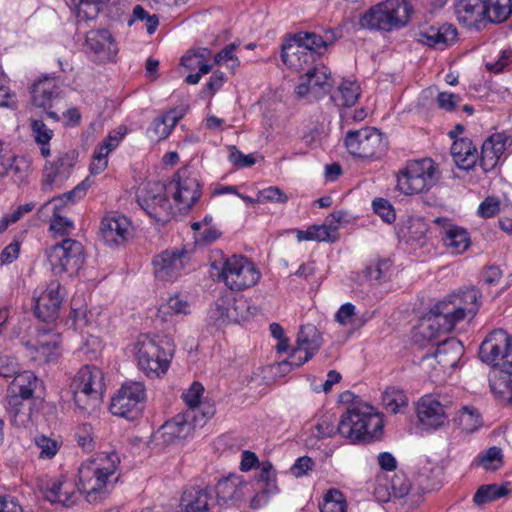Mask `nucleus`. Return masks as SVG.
Returning <instances> with one entry per match:
<instances>
[{
    "instance_id": "f257e3e1",
    "label": "nucleus",
    "mask_w": 512,
    "mask_h": 512,
    "mask_svg": "<svg viewBox=\"0 0 512 512\" xmlns=\"http://www.w3.org/2000/svg\"><path fill=\"white\" fill-rule=\"evenodd\" d=\"M119 463L115 452H101L81 464L77 484L65 475L43 476L37 480V488L41 496L51 503L70 507L76 503L77 493H81L87 502L97 504L105 500L114 488L111 478Z\"/></svg>"
},
{
    "instance_id": "f03ea898",
    "label": "nucleus",
    "mask_w": 512,
    "mask_h": 512,
    "mask_svg": "<svg viewBox=\"0 0 512 512\" xmlns=\"http://www.w3.org/2000/svg\"><path fill=\"white\" fill-rule=\"evenodd\" d=\"M482 362L493 371L489 385L494 395L512 400V346L510 336L502 329L493 330L479 348Z\"/></svg>"
},
{
    "instance_id": "7ed1b4c3",
    "label": "nucleus",
    "mask_w": 512,
    "mask_h": 512,
    "mask_svg": "<svg viewBox=\"0 0 512 512\" xmlns=\"http://www.w3.org/2000/svg\"><path fill=\"white\" fill-rule=\"evenodd\" d=\"M383 415L368 403L352 402L337 424L338 434L353 444L371 443L383 434Z\"/></svg>"
},
{
    "instance_id": "20e7f679",
    "label": "nucleus",
    "mask_w": 512,
    "mask_h": 512,
    "mask_svg": "<svg viewBox=\"0 0 512 512\" xmlns=\"http://www.w3.org/2000/svg\"><path fill=\"white\" fill-rule=\"evenodd\" d=\"M13 377L7 388V412L14 426H25L30 420V400L37 386V377L31 371L19 372V366L14 357H7V363H2V378Z\"/></svg>"
},
{
    "instance_id": "39448f33",
    "label": "nucleus",
    "mask_w": 512,
    "mask_h": 512,
    "mask_svg": "<svg viewBox=\"0 0 512 512\" xmlns=\"http://www.w3.org/2000/svg\"><path fill=\"white\" fill-rule=\"evenodd\" d=\"M137 367L149 378L164 375L174 356V344L170 337L159 334H140L134 343Z\"/></svg>"
},
{
    "instance_id": "423d86ee",
    "label": "nucleus",
    "mask_w": 512,
    "mask_h": 512,
    "mask_svg": "<svg viewBox=\"0 0 512 512\" xmlns=\"http://www.w3.org/2000/svg\"><path fill=\"white\" fill-rule=\"evenodd\" d=\"M105 388L104 373L95 365L82 366L69 386L77 408L88 413L101 404Z\"/></svg>"
},
{
    "instance_id": "0eeeda50",
    "label": "nucleus",
    "mask_w": 512,
    "mask_h": 512,
    "mask_svg": "<svg viewBox=\"0 0 512 512\" xmlns=\"http://www.w3.org/2000/svg\"><path fill=\"white\" fill-rule=\"evenodd\" d=\"M411 10L406 0H386L371 7L359 23L363 28L391 31L407 24Z\"/></svg>"
},
{
    "instance_id": "6e6552de",
    "label": "nucleus",
    "mask_w": 512,
    "mask_h": 512,
    "mask_svg": "<svg viewBox=\"0 0 512 512\" xmlns=\"http://www.w3.org/2000/svg\"><path fill=\"white\" fill-rule=\"evenodd\" d=\"M437 168L430 158L408 161L397 175V188L405 195L428 191L437 182Z\"/></svg>"
},
{
    "instance_id": "1a4fd4ad",
    "label": "nucleus",
    "mask_w": 512,
    "mask_h": 512,
    "mask_svg": "<svg viewBox=\"0 0 512 512\" xmlns=\"http://www.w3.org/2000/svg\"><path fill=\"white\" fill-rule=\"evenodd\" d=\"M479 298L478 290L468 288L437 303L436 311L444 315L447 328H455L459 322L476 315L480 307Z\"/></svg>"
},
{
    "instance_id": "9d476101",
    "label": "nucleus",
    "mask_w": 512,
    "mask_h": 512,
    "mask_svg": "<svg viewBox=\"0 0 512 512\" xmlns=\"http://www.w3.org/2000/svg\"><path fill=\"white\" fill-rule=\"evenodd\" d=\"M47 257L54 275L73 276L84 264V248L79 241L65 238L47 250Z\"/></svg>"
},
{
    "instance_id": "9b49d317",
    "label": "nucleus",
    "mask_w": 512,
    "mask_h": 512,
    "mask_svg": "<svg viewBox=\"0 0 512 512\" xmlns=\"http://www.w3.org/2000/svg\"><path fill=\"white\" fill-rule=\"evenodd\" d=\"M219 277L230 290L241 291L254 286L260 273L248 258L232 255L224 261Z\"/></svg>"
},
{
    "instance_id": "f8f14e48",
    "label": "nucleus",
    "mask_w": 512,
    "mask_h": 512,
    "mask_svg": "<svg viewBox=\"0 0 512 512\" xmlns=\"http://www.w3.org/2000/svg\"><path fill=\"white\" fill-rule=\"evenodd\" d=\"M344 143L351 155L360 158H378L387 147L386 138L374 127L347 132Z\"/></svg>"
},
{
    "instance_id": "ddd939ff",
    "label": "nucleus",
    "mask_w": 512,
    "mask_h": 512,
    "mask_svg": "<svg viewBox=\"0 0 512 512\" xmlns=\"http://www.w3.org/2000/svg\"><path fill=\"white\" fill-rule=\"evenodd\" d=\"M145 397V388L141 382L125 383L112 398L110 411L113 415L133 420L141 414Z\"/></svg>"
},
{
    "instance_id": "4468645a",
    "label": "nucleus",
    "mask_w": 512,
    "mask_h": 512,
    "mask_svg": "<svg viewBox=\"0 0 512 512\" xmlns=\"http://www.w3.org/2000/svg\"><path fill=\"white\" fill-rule=\"evenodd\" d=\"M166 188L179 206V211L190 209L201 196L197 178L191 176L190 171L186 168L178 170Z\"/></svg>"
},
{
    "instance_id": "2eb2a0df",
    "label": "nucleus",
    "mask_w": 512,
    "mask_h": 512,
    "mask_svg": "<svg viewBox=\"0 0 512 512\" xmlns=\"http://www.w3.org/2000/svg\"><path fill=\"white\" fill-rule=\"evenodd\" d=\"M166 186L155 183L138 197L142 209L158 222L166 223L174 215L172 205L167 197Z\"/></svg>"
},
{
    "instance_id": "dca6fc26",
    "label": "nucleus",
    "mask_w": 512,
    "mask_h": 512,
    "mask_svg": "<svg viewBox=\"0 0 512 512\" xmlns=\"http://www.w3.org/2000/svg\"><path fill=\"white\" fill-rule=\"evenodd\" d=\"M250 305L243 297H235L228 293L217 299L210 311V318L221 324L239 323L247 320L250 315Z\"/></svg>"
},
{
    "instance_id": "f3484780",
    "label": "nucleus",
    "mask_w": 512,
    "mask_h": 512,
    "mask_svg": "<svg viewBox=\"0 0 512 512\" xmlns=\"http://www.w3.org/2000/svg\"><path fill=\"white\" fill-rule=\"evenodd\" d=\"M65 290L59 281L53 280L47 288L37 297L35 304V315L44 323L54 322L58 316Z\"/></svg>"
},
{
    "instance_id": "a211bd4d",
    "label": "nucleus",
    "mask_w": 512,
    "mask_h": 512,
    "mask_svg": "<svg viewBox=\"0 0 512 512\" xmlns=\"http://www.w3.org/2000/svg\"><path fill=\"white\" fill-rule=\"evenodd\" d=\"M324 48L322 36L313 32H299L290 42L282 45L281 59L287 66H299L298 58L295 57L297 53L303 54V51H307L315 56Z\"/></svg>"
},
{
    "instance_id": "6ab92c4d",
    "label": "nucleus",
    "mask_w": 512,
    "mask_h": 512,
    "mask_svg": "<svg viewBox=\"0 0 512 512\" xmlns=\"http://www.w3.org/2000/svg\"><path fill=\"white\" fill-rule=\"evenodd\" d=\"M78 158L76 150H69L53 161H47L43 170V189L61 187L70 177Z\"/></svg>"
},
{
    "instance_id": "aec40b11",
    "label": "nucleus",
    "mask_w": 512,
    "mask_h": 512,
    "mask_svg": "<svg viewBox=\"0 0 512 512\" xmlns=\"http://www.w3.org/2000/svg\"><path fill=\"white\" fill-rule=\"evenodd\" d=\"M188 261L185 249H167L153 259L155 276L163 281H172L181 275Z\"/></svg>"
},
{
    "instance_id": "412c9836",
    "label": "nucleus",
    "mask_w": 512,
    "mask_h": 512,
    "mask_svg": "<svg viewBox=\"0 0 512 512\" xmlns=\"http://www.w3.org/2000/svg\"><path fill=\"white\" fill-rule=\"evenodd\" d=\"M332 80L330 70L324 66H315L308 70L295 89L298 97L311 96L320 98L331 90Z\"/></svg>"
},
{
    "instance_id": "4be33fe9",
    "label": "nucleus",
    "mask_w": 512,
    "mask_h": 512,
    "mask_svg": "<svg viewBox=\"0 0 512 512\" xmlns=\"http://www.w3.org/2000/svg\"><path fill=\"white\" fill-rule=\"evenodd\" d=\"M85 46L93 60L100 63L113 61L118 53L117 43L107 29L90 30Z\"/></svg>"
},
{
    "instance_id": "5701e85b",
    "label": "nucleus",
    "mask_w": 512,
    "mask_h": 512,
    "mask_svg": "<svg viewBox=\"0 0 512 512\" xmlns=\"http://www.w3.org/2000/svg\"><path fill=\"white\" fill-rule=\"evenodd\" d=\"M30 355L40 364L56 362L61 355L60 334L39 328L36 342L30 346Z\"/></svg>"
},
{
    "instance_id": "b1692460",
    "label": "nucleus",
    "mask_w": 512,
    "mask_h": 512,
    "mask_svg": "<svg viewBox=\"0 0 512 512\" xmlns=\"http://www.w3.org/2000/svg\"><path fill=\"white\" fill-rule=\"evenodd\" d=\"M215 502L219 506H234L249 492V486L240 476L230 474L220 479L212 489Z\"/></svg>"
},
{
    "instance_id": "393cba45",
    "label": "nucleus",
    "mask_w": 512,
    "mask_h": 512,
    "mask_svg": "<svg viewBox=\"0 0 512 512\" xmlns=\"http://www.w3.org/2000/svg\"><path fill=\"white\" fill-rule=\"evenodd\" d=\"M100 233L106 245L119 246L131 237V222L124 215L105 216L101 221Z\"/></svg>"
},
{
    "instance_id": "a878e982",
    "label": "nucleus",
    "mask_w": 512,
    "mask_h": 512,
    "mask_svg": "<svg viewBox=\"0 0 512 512\" xmlns=\"http://www.w3.org/2000/svg\"><path fill=\"white\" fill-rule=\"evenodd\" d=\"M463 353L464 347L459 340L447 338L438 344L433 355L423 357V362L429 366L436 362L440 371L445 372L447 369H453L457 366Z\"/></svg>"
},
{
    "instance_id": "bb28decb",
    "label": "nucleus",
    "mask_w": 512,
    "mask_h": 512,
    "mask_svg": "<svg viewBox=\"0 0 512 512\" xmlns=\"http://www.w3.org/2000/svg\"><path fill=\"white\" fill-rule=\"evenodd\" d=\"M456 38L457 30L451 24L425 26L416 33L419 43L440 50L453 44Z\"/></svg>"
},
{
    "instance_id": "cd10ccee",
    "label": "nucleus",
    "mask_w": 512,
    "mask_h": 512,
    "mask_svg": "<svg viewBox=\"0 0 512 512\" xmlns=\"http://www.w3.org/2000/svg\"><path fill=\"white\" fill-rule=\"evenodd\" d=\"M416 410L419 422L429 429H438L444 426L448 420L445 405L432 396H423L417 403Z\"/></svg>"
},
{
    "instance_id": "c85d7f7f",
    "label": "nucleus",
    "mask_w": 512,
    "mask_h": 512,
    "mask_svg": "<svg viewBox=\"0 0 512 512\" xmlns=\"http://www.w3.org/2000/svg\"><path fill=\"white\" fill-rule=\"evenodd\" d=\"M216 505L212 488L191 486L184 490L180 506L183 512H213Z\"/></svg>"
},
{
    "instance_id": "c756f323",
    "label": "nucleus",
    "mask_w": 512,
    "mask_h": 512,
    "mask_svg": "<svg viewBox=\"0 0 512 512\" xmlns=\"http://www.w3.org/2000/svg\"><path fill=\"white\" fill-rule=\"evenodd\" d=\"M457 20L469 29L480 30L485 23L483 0H454Z\"/></svg>"
},
{
    "instance_id": "7c9ffc66",
    "label": "nucleus",
    "mask_w": 512,
    "mask_h": 512,
    "mask_svg": "<svg viewBox=\"0 0 512 512\" xmlns=\"http://www.w3.org/2000/svg\"><path fill=\"white\" fill-rule=\"evenodd\" d=\"M337 418L332 413H324L316 416L310 427L305 432V445L308 448H319L323 439L331 438L338 434L337 426H335Z\"/></svg>"
},
{
    "instance_id": "2f4dec72",
    "label": "nucleus",
    "mask_w": 512,
    "mask_h": 512,
    "mask_svg": "<svg viewBox=\"0 0 512 512\" xmlns=\"http://www.w3.org/2000/svg\"><path fill=\"white\" fill-rule=\"evenodd\" d=\"M32 104L44 110L51 109L60 95V87L55 77L44 75L34 81L30 88Z\"/></svg>"
},
{
    "instance_id": "473e14b6",
    "label": "nucleus",
    "mask_w": 512,
    "mask_h": 512,
    "mask_svg": "<svg viewBox=\"0 0 512 512\" xmlns=\"http://www.w3.org/2000/svg\"><path fill=\"white\" fill-rule=\"evenodd\" d=\"M435 223L442 226V241L450 253L461 254L468 249L471 241L464 228L454 225L444 218H437Z\"/></svg>"
},
{
    "instance_id": "72a5a7b5",
    "label": "nucleus",
    "mask_w": 512,
    "mask_h": 512,
    "mask_svg": "<svg viewBox=\"0 0 512 512\" xmlns=\"http://www.w3.org/2000/svg\"><path fill=\"white\" fill-rule=\"evenodd\" d=\"M506 140L504 134L496 133L483 142L478 160L484 172H489L496 167L506 149Z\"/></svg>"
},
{
    "instance_id": "f704fd0d",
    "label": "nucleus",
    "mask_w": 512,
    "mask_h": 512,
    "mask_svg": "<svg viewBox=\"0 0 512 512\" xmlns=\"http://www.w3.org/2000/svg\"><path fill=\"white\" fill-rule=\"evenodd\" d=\"M193 429L187 415L178 414L173 419L166 421L159 429L158 434L164 444H177L189 437Z\"/></svg>"
},
{
    "instance_id": "c9c22d12",
    "label": "nucleus",
    "mask_w": 512,
    "mask_h": 512,
    "mask_svg": "<svg viewBox=\"0 0 512 512\" xmlns=\"http://www.w3.org/2000/svg\"><path fill=\"white\" fill-rule=\"evenodd\" d=\"M451 155L457 167L467 171L476 165L479 158L477 147L467 137L454 140Z\"/></svg>"
},
{
    "instance_id": "e433bc0d",
    "label": "nucleus",
    "mask_w": 512,
    "mask_h": 512,
    "mask_svg": "<svg viewBox=\"0 0 512 512\" xmlns=\"http://www.w3.org/2000/svg\"><path fill=\"white\" fill-rule=\"evenodd\" d=\"M446 319L443 314L433 309V315L423 320L416 328L414 338L416 341L422 340L433 341L442 334L452 331L454 328L446 327Z\"/></svg>"
},
{
    "instance_id": "4c0bfd02",
    "label": "nucleus",
    "mask_w": 512,
    "mask_h": 512,
    "mask_svg": "<svg viewBox=\"0 0 512 512\" xmlns=\"http://www.w3.org/2000/svg\"><path fill=\"white\" fill-rule=\"evenodd\" d=\"M2 167L4 168L2 178L9 177L17 185L27 183L31 173V163L26 157L13 156L2 163Z\"/></svg>"
},
{
    "instance_id": "58836bf2",
    "label": "nucleus",
    "mask_w": 512,
    "mask_h": 512,
    "mask_svg": "<svg viewBox=\"0 0 512 512\" xmlns=\"http://www.w3.org/2000/svg\"><path fill=\"white\" fill-rule=\"evenodd\" d=\"M453 423L465 433H473L483 425L479 410L473 406H462L453 418Z\"/></svg>"
},
{
    "instance_id": "ea45409f",
    "label": "nucleus",
    "mask_w": 512,
    "mask_h": 512,
    "mask_svg": "<svg viewBox=\"0 0 512 512\" xmlns=\"http://www.w3.org/2000/svg\"><path fill=\"white\" fill-rule=\"evenodd\" d=\"M322 344L321 335L312 324L303 325L298 332L296 347L314 356Z\"/></svg>"
},
{
    "instance_id": "a19ab883",
    "label": "nucleus",
    "mask_w": 512,
    "mask_h": 512,
    "mask_svg": "<svg viewBox=\"0 0 512 512\" xmlns=\"http://www.w3.org/2000/svg\"><path fill=\"white\" fill-rule=\"evenodd\" d=\"M485 23H502L512 13L511 0H483Z\"/></svg>"
},
{
    "instance_id": "79ce46f5",
    "label": "nucleus",
    "mask_w": 512,
    "mask_h": 512,
    "mask_svg": "<svg viewBox=\"0 0 512 512\" xmlns=\"http://www.w3.org/2000/svg\"><path fill=\"white\" fill-rule=\"evenodd\" d=\"M359 95L360 87L356 82L343 81L331 99L338 107H351L357 102Z\"/></svg>"
},
{
    "instance_id": "37998d69",
    "label": "nucleus",
    "mask_w": 512,
    "mask_h": 512,
    "mask_svg": "<svg viewBox=\"0 0 512 512\" xmlns=\"http://www.w3.org/2000/svg\"><path fill=\"white\" fill-rule=\"evenodd\" d=\"M182 116L176 110H170L159 118H156L152 124V131L159 139H166L176 126Z\"/></svg>"
},
{
    "instance_id": "c03bdc74",
    "label": "nucleus",
    "mask_w": 512,
    "mask_h": 512,
    "mask_svg": "<svg viewBox=\"0 0 512 512\" xmlns=\"http://www.w3.org/2000/svg\"><path fill=\"white\" fill-rule=\"evenodd\" d=\"M508 494L509 489L506 486L497 484L483 485L474 494L473 501L476 505H483Z\"/></svg>"
},
{
    "instance_id": "a18cd8bd",
    "label": "nucleus",
    "mask_w": 512,
    "mask_h": 512,
    "mask_svg": "<svg viewBox=\"0 0 512 512\" xmlns=\"http://www.w3.org/2000/svg\"><path fill=\"white\" fill-rule=\"evenodd\" d=\"M347 503L344 495L337 489L328 490L320 504L321 512H346Z\"/></svg>"
},
{
    "instance_id": "49530a36",
    "label": "nucleus",
    "mask_w": 512,
    "mask_h": 512,
    "mask_svg": "<svg viewBox=\"0 0 512 512\" xmlns=\"http://www.w3.org/2000/svg\"><path fill=\"white\" fill-rule=\"evenodd\" d=\"M382 405L391 413H398L407 405V397L402 390L387 388L382 394Z\"/></svg>"
},
{
    "instance_id": "de8ad7c7",
    "label": "nucleus",
    "mask_w": 512,
    "mask_h": 512,
    "mask_svg": "<svg viewBox=\"0 0 512 512\" xmlns=\"http://www.w3.org/2000/svg\"><path fill=\"white\" fill-rule=\"evenodd\" d=\"M53 216L50 222V230L59 236L69 235L74 229V223L70 219L59 214L60 205L54 204Z\"/></svg>"
},
{
    "instance_id": "09e8293b",
    "label": "nucleus",
    "mask_w": 512,
    "mask_h": 512,
    "mask_svg": "<svg viewBox=\"0 0 512 512\" xmlns=\"http://www.w3.org/2000/svg\"><path fill=\"white\" fill-rule=\"evenodd\" d=\"M429 230L428 224L422 218H412L408 221L407 237L408 241L423 245Z\"/></svg>"
},
{
    "instance_id": "8fccbe9b",
    "label": "nucleus",
    "mask_w": 512,
    "mask_h": 512,
    "mask_svg": "<svg viewBox=\"0 0 512 512\" xmlns=\"http://www.w3.org/2000/svg\"><path fill=\"white\" fill-rule=\"evenodd\" d=\"M257 487H266L267 491H278L276 472L270 462H262L256 479Z\"/></svg>"
},
{
    "instance_id": "3c124183",
    "label": "nucleus",
    "mask_w": 512,
    "mask_h": 512,
    "mask_svg": "<svg viewBox=\"0 0 512 512\" xmlns=\"http://www.w3.org/2000/svg\"><path fill=\"white\" fill-rule=\"evenodd\" d=\"M391 267L389 259H379L371 262L365 269V275L378 283L385 281Z\"/></svg>"
},
{
    "instance_id": "603ef678",
    "label": "nucleus",
    "mask_w": 512,
    "mask_h": 512,
    "mask_svg": "<svg viewBox=\"0 0 512 512\" xmlns=\"http://www.w3.org/2000/svg\"><path fill=\"white\" fill-rule=\"evenodd\" d=\"M159 312L164 315H187L190 313V304L179 296L169 298L167 303L159 308Z\"/></svg>"
},
{
    "instance_id": "864d4df0",
    "label": "nucleus",
    "mask_w": 512,
    "mask_h": 512,
    "mask_svg": "<svg viewBox=\"0 0 512 512\" xmlns=\"http://www.w3.org/2000/svg\"><path fill=\"white\" fill-rule=\"evenodd\" d=\"M479 464L485 470H497L503 464V454L499 447L492 446L485 453L478 456Z\"/></svg>"
},
{
    "instance_id": "5fc2aeb1",
    "label": "nucleus",
    "mask_w": 512,
    "mask_h": 512,
    "mask_svg": "<svg viewBox=\"0 0 512 512\" xmlns=\"http://www.w3.org/2000/svg\"><path fill=\"white\" fill-rule=\"evenodd\" d=\"M35 444L40 450L39 457L41 459H52L61 447V443L59 441L45 435L36 437Z\"/></svg>"
},
{
    "instance_id": "6e6d98bb",
    "label": "nucleus",
    "mask_w": 512,
    "mask_h": 512,
    "mask_svg": "<svg viewBox=\"0 0 512 512\" xmlns=\"http://www.w3.org/2000/svg\"><path fill=\"white\" fill-rule=\"evenodd\" d=\"M210 55V51L207 48H200L197 51L188 52L181 58V64L189 69H198L200 71L201 65H208L206 58Z\"/></svg>"
},
{
    "instance_id": "4d7b16f0",
    "label": "nucleus",
    "mask_w": 512,
    "mask_h": 512,
    "mask_svg": "<svg viewBox=\"0 0 512 512\" xmlns=\"http://www.w3.org/2000/svg\"><path fill=\"white\" fill-rule=\"evenodd\" d=\"M309 231L312 233V241L334 242L336 240L337 225L327 224L312 225Z\"/></svg>"
},
{
    "instance_id": "13d9d810",
    "label": "nucleus",
    "mask_w": 512,
    "mask_h": 512,
    "mask_svg": "<svg viewBox=\"0 0 512 512\" xmlns=\"http://www.w3.org/2000/svg\"><path fill=\"white\" fill-rule=\"evenodd\" d=\"M32 135L37 144H48L52 139L54 132L48 128L42 119H31L30 121Z\"/></svg>"
},
{
    "instance_id": "bf43d9fd",
    "label": "nucleus",
    "mask_w": 512,
    "mask_h": 512,
    "mask_svg": "<svg viewBox=\"0 0 512 512\" xmlns=\"http://www.w3.org/2000/svg\"><path fill=\"white\" fill-rule=\"evenodd\" d=\"M75 439L78 445L86 452H91L95 448L93 428L90 424H82L75 433Z\"/></svg>"
},
{
    "instance_id": "052dcab7",
    "label": "nucleus",
    "mask_w": 512,
    "mask_h": 512,
    "mask_svg": "<svg viewBox=\"0 0 512 512\" xmlns=\"http://www.w3.org/2000/svg\"><path fill=\"white\" fill-rule=\"evenodd\" d=\"M237 45L231 43L224 47L219 53L214 56V62L219 65H226L227 67L234 69L239 66L238 58L233 54L236 50Z\"/></svg>"
},
{
    "instance_id": "680f3d73",
    "label": "nucleus",
    "mask_w": 512,
    "mask_h": 512,
    "mask_svg": "<svg viewBox=\"0 0 512 512\" xmlns=\"http://www.w3.org/2000/svg\"><path fill=\"white\" fill-rule=\"evenodd\" d=\"M109 0H74L77 5L78 13L83 14L85 18L92 19L100 11L101 6Z\"/></svg>"
},
{
    "instance_id": "e2e57ef3",
    "label": "nucleus",
    "mask_w": 512,
    "mask_h": 512,
    "mask_svg": "<svg viewBox=\"0 0 512 512\" xmlns=\"http://www.w3.org/2000/svg\"><path fill=\"white\" fill-rule=\"evenodd\" d=\"M372 205L374 212L378 214L384 222L390 224L395 220V211L388 200L384 198H376L373 200Z\"/></svg>"
},
{
    "instance_id": "0e129e2a",
    "label": "nucleus",
    "mask_w": 512,
    "mask_h": 512,
    "mask_svg": "<svg viewBox=\"0 0 512 512\" xmlns=\"http://www.w3.org/2000/svg\"><path fill=\"white\" fill-rule=\"evenodd\" d=\"M204 392V387L199 382H194L190 388L183 393V399L190 409H195L201 404V396Z\"/></svg>"
},
{
    "instance_id": "69168bd1",
    "label": "nucleus",
    "mask_w": 512,
    "mask_h": 512,
    "mask_svg": "<svg viewBox=\"0 0 512 512\" xmlns=\"http://www.w3.org/2000/svg\"><path fill=\"white\" fill-rule=\"evenodd\" d=\"M313 355L306 351H302L299 348L295 347L291 350V353L289 354L288 358L284 361H282L279 366L281 368H286L288 366L291 367H300L305 362H307L309 359H311Z\"/></svg>"
},
{
    "instance_id": "338daca9",
    "label": "nucleus",
    "mask_w": 512,
    "mask_h": 512,
    "mask_svg": "<svg viewBox=\"0 0 512 512\" xmlns=\"http://www.w3.org/2000/svg\"><path fill=\"white\" fill-rule=\"evenodd\" d=\"M288 197L276 186H271L258 192L257 202L285 203Z\"/></svg>"
},
{
    "instance_id": "774afa93",
    "label": "nucleus",
    "mask_w": 512,
    "mask_h": 512,
    "mask_svg": "<svg viewBox=\"0 0 512 512\" xmlns=\"http://www.w3.org/2000/svg\"><path fill=\"white\" fill-rule=\"evenodd\" d=\"M35 207L33 202L18 206L12 213L2 217V231L9 225L18 222L24 214L31 212Z\"/></svg>"
}]
</instances>
